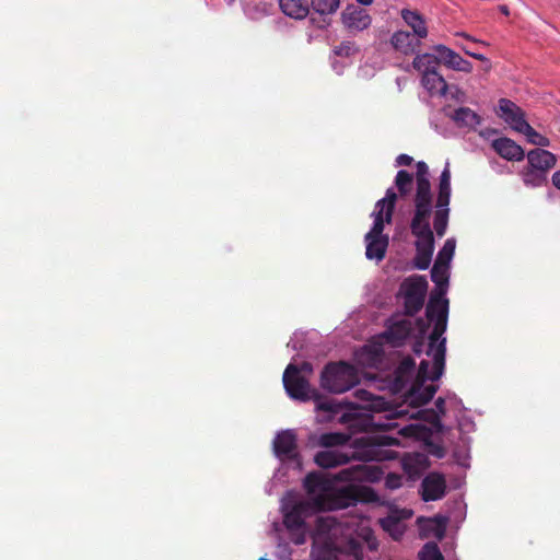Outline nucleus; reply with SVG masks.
Listing matches in <instances>:
<instances>
[{
    "mask_svg": "<svg viewBox=\"0 0 560 560\" xmlns=\"http://www.w3.org/2000/svg\"><path fill=\"white\" fill-rule=\"evenodd\" d=\"M340 5V0H312V7L316 13L320 15L319 21L317 22L316 18H311L312 23H317L319 28H324L328 25V21L326 15L334 14Z\"/></svg>",
    "mask_w": 560,
    "mask_h": 560,
    "instance_id": "obj_24",
    "label": "nucleus"
},
{
    "mask_svg": "<svg viewBox=\"0 0 560 560\" xmlns=\"http://www.w3.org/2000/svg\"><path fill=\"white\" fill-rule=\"evenodd\" d=\"M402 289L405 291L406 313L412 316L423 306L428 281L422 276L409 278L402 283Z\"/></svg>",
    "mask_w": 560,
    "mask_h": 560,
    "instance_id": "obj_10",
    "label": "nucleus"
},
{
    "mask_svg": "<svg viewBox=\"0 0 560 560\" xmlns=\"http://www.w3.org/2000/svg\"><path fill=\"white\" fill-rule=\"evenodd\" d=\"M349 441V436L343 433H323L318 438V445L325 450L329 448H346L345 445Z\"/></svg>",
    "mask_w": 560,
    "mask_h": 560,
    "instance_id": "obj_31",
    "label": "nucleus"
},
{
    "mask_svg": "<svg viewBox=\"0 0 560 560\" xmlns=\"http://www.w3.org/2000/svg\"><path fill=\"white\" fill-rule=\"evenodd\" d=\"M288 347H291L292 349H298V346H296V343L293 341V339H291V340L288 342Z\"/></svg>",
    "mask_w": 560,
    "mask_h": 560,
    "instance_id": "obj_53",
    "label": "nucleus"
},
{
    "mask_svg": "<svg viewBox=\"0 0 560 560\" xmlns=\"http://www.w3.org/2000/svg\"><path fill=\"white\" fill-rule=\"evenodd\" d=\"M413 175L405 170L398 171L395 177V186L397 187L401 197L407 196L413 187Z\"/></svg>",
    "mask_w": 560,
    "mask_h": 560,
    "instance_id": "obj_33",
    "label": "nucleus"
},
{
    "mask_svg": "<svg viewBox=\"0 0 560 560\" xmlns=\"http://www.w3.org/2000/svg\"><path fill=\"white\" fill-rule=\"evenodd\" d=\"M417 427L413 424H409L400 429V433H402L406 436H411L416 433Z\"/></svg>",
    "mask_w": 560,
    "mask_h": 560,
    "instance_id": "obj_43",
    "label": "nucleus"
},
{
    "mask_svg": "<svg viewBox=\"0 0 560 560\" xmlns=\"http://www.w3.org/2000/svg\"><path fill=\"white\" fill-rule=\"evenodd\" d=\"M420 560H444L435 542H427L419 552Z\"/></svg>",
    "mask_w": 560,
    "mask_h": 560,
    "instance_id": "obj_36",
    "label": "nucleus"
},
{
    "mask_svg": "<svg viewBox=\"0 0 560 560\" xmlns=\"http://www.w3.org/2000/svg\"><path fill=\"white\" fill-rule=\"evenodd\" d=\"M394 48L405 55L413 54L420 46V39L406 31H397L390 39Z\"/></svg>",
    "mask_w": 560,
    "mask_h": 560,
    "instance_id": "obj_23",
    "label": "nucleus"
},
{
    "mask_svg": "<svg viewBox=\"0 0 560 560\" xmlns=\"http://www.w3.org/2000/svg\"><path fill=\"white\" fill-rule=\"evenodd\" d=\"M312 557L314 558V560H340L341 555L330 549L325 551L324 555H322V552L317 548H314L312 550Z\"/></svg>",
    "mask_w": 560,
    "mask_h": 560,
    "instance_id": "obj_40",
    "label": "nucleus"
},
{
    "mask_svg": "<svg viewBox=\"0 0 560 560\" xmlns=\"http://www.w3.org/2000/svg\"><path fill=\"white\" fill-rule=\"evenodd\" d=\"M273 452L280 460L299 459L296 434L293 430H283L273 439Z\"/></svg>",
    "mask_w": 560,
    "mask_h": 560,
    "instance_id": "obj_11",
    "label": "nucleus"
},
{
    "mask_svg": "<svg viewBox=\"0 0 560 560\" xmlns=\"http://www.w3.org/2000/svg\"><path fill=\"white\" fill-rule=\"evenodd\" d=\"M354 396L362 402V408L372 411H381L385 409L386 401L378 396L373 395L366 389H357Z\"/></svg>",
    "mask_w": 560,
    "mask_h": 560,
    "instance_id": "obj_29",
    "label": "nucleus"
},
{
    "mask_svg": "<svg viewBox=\"0 0 560 560\" xmlns=\"http://www.w3.org/2000/svg\"><path fill=\"white\" fill-rule=\"evenodd\" d=\"M341 20L345 27L350 32H361L366 30L372 19L368 11L354 4H349L341 13Z\"/></svg>",
    "mask_w": 560,
    "mask_h": 560,
    "instance_id": "obj_13",
    "label": "nucleus"
},
{
    "mask_svg": "<svg viewBox=\"0 0 560 560\" xmlns=\"http://www.w3.org/2000/svg\"><path fill=\"white\" fill-rule=\"evenodd\" d=\"M382 471L373 465L360 463L341 469L332 478L323 472H311L304 479L307 499L292 508H283V523L289 530L304 534L307 529L306 518L318 511L334 510L342 503L336 500V482H375Z\"/></svg>",
    "mask_w": 560,
    "mask_h": 560,
    "instance_id": "obj_2",
    "label": "nucleus"
},
{
    "mask_svg": "<svg viewBox=\"0 0 560 560\" xmlns=\"http://www.w3.org/2000/svg\"><path fill=\"white\" fill-rule=\"evenodd\" d=\"M443 533H444V529H440V530H439V534H438L436 536H438L439 538H442Z\"/></svg>",
    "mask_w": 560,
    "mask_h": 560,
    "instance_id": "obj_55",
    "label": "nucleus"
},
{
    "mask_svg": "<svg viewBox=\"0 0 560 560\" xmlns=\"http://www.w3.org/2000/svg\"><path fill=\"white\" fill-rule=\"evenodd\" d=\"M358 383V370L343 361L328 363L320 374V386L332 394L346 393Z\"/></svg>",
    "mask_w": 560,
    "mask_h": 560,
    "instance_id": "obj_6",
    "label": "nucleus"
},
{
    "mask_svg": "<svg viewBox=\"0 0 560 560\" xmlns=\"http://www.w3.org/2000/svg\"><path fill=\"white\" fill-rule=\"evenodd\" d=\"M492 148L503 159L508 161H522L525 152L521 145L509 138H499L492 141Z\"/></svg>",
    "mask_w": 560,
    "mask_h": 560,
    "instance_id": "obj_20",
    "label": "nucleus"
},
{
    "mask_svg": "<svg viewBox=\"0 0 560 560\" xmlns=\"http://www.w3.org/2000/svg\"><path fill=\"white\" fill-rule=\"evenodd\" d=\"M350 560H361V557L359 556L358 552H353L352 555H350Z\"/></svg>",
    "mask_w": 560,
    "mask_h": 560,
    "instance_id": "obj_51",
    "label": "nucleus"
},
{
    "mask_svg": "<svg viewBox=\"0 0 560 560\" xmlns=\"http://www.w3.org/2000/svg\"><path fill=\"white\" fill-rule=\"evenodd\" d=\"M443 96L446 98L454 100L458 103H465L467 100V95L463 90H460L456 85H448V84H447V93H446V95H443Z\"/></svg>",
    "mask_w": 560,
    "mask_h": 560,
    "instance_id": "obj_38",
    "label": "nucleus"
},
{
    "mask_svg": "<svg viewBox=\"0 0 560 560\" xmlns=\"http://www.w3.org/2000/svg\"><path fill=\"white\" fill-rule=\"evenodd\" d=\"M451 194V170L450 163L446 162L445 167L439 178L438 197L435 201V211L433 218V228L439 237H442L447 230Z\"/></svg>",
    "mask_w": 560,
    "mask_h": 560,
    "instance_id": "obj_8",
    "label": "nucleus"
},
{
    "mask_svg": "<svg viewBox=\"0 0 560 560\" xmlns=\"http://www.w3.org/2000/svg\"><path fill=\"white\" fill-rule=\"evenodd\" d=\"M405 477L400 474H388L385 477V487L389 490H396L402 486Z\"/></svg>",
    "mask_w": 560,
    "mask_h": 560,
    "instance_id": "obj_39",
    "label": "nucleus"
},
{
    "mask_svg": "<svg viewBox=\"0 0 560 560\" xmlns=\"http://www.w3.org/2000/svg\"><path fill=\"white\" fill-rule=\"evenodd\" d=\"M281 11L289 18L302 20L310 13L307 0H279Z\"/></svg>",
    "mask_w": 560,
    "mask_h": 560,
    "instance_id": "obj_26",
    "label": "nucleus"
},
{
    "mask_svg": "<svg viewBox=\"0 0 560 560\" xmlns=\"http://www.w3.org/2000/svg\"><path fill=\"white\" fill-rule=\"evenodd\" d=\"M526 158L529 166L545 173L546 175L557 164V156L550 151L540 148L530 150L526 154Z\"/></svg>",
    "mask_w": 560,
    "mask_h": 560,
    "instance_id": "obj_19",
    "label": "nucleus"
},
{
    "mask_svg": "<svg viewBox=\"0 0 560 560\" xmlns=\"http://www.w3.org/2000/svg\"><path fill=\"white\" fill-rule=\"evenodd\" d=\"M434 51L440 55L442 62L456 71L469 73L472 70V65L468 60L464 59L454 50L450 49L444 45L434 46Z\"/></svg>",
    "mask_w": 560,
    "mask_h": 560,
    "instance_id": "obj_18",
    "label": "nucleus"
},
{
    "mask_svg": "<svg viewBox=\"0 0 560 560\" xmlns=\"http://www.w3.org/2000/svg\"><path fill=\"white\" fill-rule=\"evenodd\" d=\"M448 265L438 261L431 269V279L436 284V290L431 293L425 308L429 322L434 323L425 352L429 359L421 360L416 372L415 361L409 357L404 358L388 378L389 390L395 394L405 390L404 404L412 408H419L433 398L438 386L427 382L438 381L444 373L446 338L443 334L448 314V300L444 294L448 283Z\"/></svg>",
    "mask_w": 560,
    "mask_h": 560,
    "instance_id": "obj_1",
    "label": "nucleus"
},
{
    "mask_svg": "<svg viewBox=\"0 0 560 560\" xmlns=\"http://www.w3.org/2000/svg\"><path fill=\"white\" fill-rule=\"evenodd\" d=\"M421 347H422V343H416L415 347H413V351L417 354H420L421 353Z\"/></svg>",
    "mask_w": 560,
    "mask_h": 560,
    "instance_id": "obj_49",
    "label": "nucleus"
},
{
    "mask_svg": "<svg viewBox=\"0 0 560 560\" xmlns=\"http://www.w3.org/2000/svg\"><path fill=\"white\" fill-rule=\"evenodd\" d=\"M316 534L318 536H327L328 538L336 536L339 529V523L332 516L319 515L315 520Z\"/></svg>",
    "mask_w": 560,
    "mask_h": 560,
    "instance_id": "obj_30",
    "label": "nucleus"
},
{
    "mask_svg": "<svg viewBox=\"0 0 560 560\" xmlns=\"http://www.w3.org/2000/svg\"><path fill=\"white\" fill-rule=\"evenodd\" d=\"M416 324L419 326L420 334L423 335L425 331V324L423 319H417Z\"/></svg>",
    "mask_w": 560,
    "mask_h": 560,
    "instance_id": "obj_46",
    "label": "nucleus"
},
{
    "mask_svg": "<svg viewBox=\"0 0 560 560\" xmlns=\"http://www.w3.org/2000/svg\"><path fill=\"white\" fill-rule=\"evenodd\" d=\"M552 184L560 190V171H557L552 175Z\"/></svg>",
    "mask_w": 560,
    "mask_h": 560,
    "instance_id": "obj_45",
    "label": "nucleus"
},
{
    "mask_svg": "<svg viewBox=\"0 0 560 560\" xmlns=\"http://www.w3.org/2000/svg\"><path fill=\"white\" fill-rule=\"evenodd\" d=\"M447 397H439L434 405V409H424V410H417L416 412H412L410 415L411 418L419 417L429 423H431L436 430H442V417L446 413V404Z\"/></svg>",
    "mask_w": 560,
    "mask_h": 560,
    "instance_id": "obj_21",
    "label": "nucleus"
},
{
    "mask_svg": "<svg viewBox=\"0 0 560 560\" xmlns=\"http://www.w3.org/2000/svg\"><path fill=\"white\" fill-rule=\"evenodd\" d=\"M455 247H456L455 238H453V237L447 238L445 241L443 247L439 252L435 261L450 266L451 260H452V258L454 256V253H455Z\"/></svg>",
    "mask_w": 560,
    "mask_h": 560,
    "instance_id": "obj_35",
    "label": "nucleus"
},
{
    "mask_svg": "<svg viewBox=\"0 0 560 560\" xmlns=\"http://www.w3.org/2000/svg\"><path fill=\"white\" fill-rule=\"evenodd\" d=\"M522 178L526 186L540 187L547 183V175L527 164L522 171Z\"/></svg>",
    "mask_w": 560,
    "mask_h": 560,
    "instance_id": "obj_32",
    "label": "nucleus"
},
{
    "mask_svg": "<svg viewBox=\"0 0 560 560\" xmlns=\"http://www.w3.org/2000/svg\"><path fill=\"white\" fill-rule=\"evenodd\" d=\"M413 207V213L432 212L433 210V196L429 180V168L422 161L417 163Z\"/></svg>",
    "mask_w": 560,
    "mask_h": 560,
    "instance_id": "obj_9",
    "label": "nucleus"
},
{
    "mask_svg": "<svg viewBox=\"0 0 560 560\" xmlns=\"http://www.w3.org/2000/svg\"><path fill=\"white\" fill-rule=\"evenodd\" d=\"M401 18L404 22L412 30L411 35L416 36L418 39H422L428 36V27L425 25V21L419 12L402 9Z\"/></svg>",
    "mask_w": 560,
    "mask_h": 560,
    "instance_id": "obj_25",
    "label": "nucleus"
},
{
    "mask_svg": "<svg viewBox=\"0 0 560 560\" xmlns=\"http://www.w3.org/2000/svg\"><path fill=\"white\" fill-rule=\"evenodd\" d=\"M499 116L515 131L521 130L527 125L524 112L510 100L501 98L499 101Z\"/></svg>",
    "mask_w": 560,
    "mask_h": 560,
    "instance_id": "obj_14",
    "label": "nucleus"
},
{
    "mask_svg": "<svg viewBox=\"0 0 560 560\" xmlns=\"http://www.w3.org/2000/svg\"><path fill=\"white\" fill-rule=\"evenodd\" d=\"M421 83L423 88L429 92L430 95H446L447 93V83L444 80L443 75L438 71L427 73L422 77Z\"/></svg>",
    "mask_w": 560,
    "mask_h": 560,
    "instance_id": "obj_27",
    "label": "nucleus"
},
{
    "mask_svg": "<svg viewBox=\"0 0 560 560\" xmlns=\"http://www.w3.org/2000/svg\"><path fill=\"white\" fill-rule=\"evenodd\" d=\"M442 60L439 54L434 55L427 52L422 55H417L412 61V66L423 77L427 73L438 71V68Z\"/></svg>",
    "mask_w": 560,
    "mask_h": 560,
    "instance_id": "obj_28",
    "label": "nucleus"
},
{
    "mask_svg": "<svg viewBox=\"0 0 560 560\" xmlns=\"http://www.w3.org/2000/svg\"><path fill=\"white\" fill-rule=\"evenodd\" d=\"M500 11H501L503 14L509 15V9H508V7H506V5H501V7H500Z\"/></svg>",
    "mask_w": 560,
    "mask_h": 560,
    "instance_id": "obj_52",
    "label": "nucleus"
},
{
    "mask_svg": "<svg viewBox=\"0 0 560 560\" xmlns=\"http://www.w3.org/2000/svg\"><path fill=\"white\" fill-rule=\"evenodd\" d=\"M378 427H382V428H385V429H392V428H396L397 424L396 423H393V422H387V423H376Z\"/></svg>",
    "mask_w": 560,
    "mask_h": 560,
    "instance_id": "obj_47",
    "label": "nucleus"
},
{
    "mask_svg": "<svg viewBox=\"0 0 560 560\" xmlns=\"http://www.w3.org/2000/svg\"><path fill=\"white\" fill-rule=\"evenodd\" d=\"M318 408L323 410H331V406L328 402H320L318 404Z\"/></svg>",
    "mask_w": 560,
    "mask_h": 560,
    "instance_id": "obj_48",
    "label": "nucleus"
},
{
    "mask_svg": "<svg viewBox=\"0 0 560 560\" xmlns=\"http://www.w3.org/2000/svg\"><path fill=\"white\" fill-rule=\"evenodd\" d=\"M432 212L413 213L410 221V230L417 241L415 267L420 270L429 268L434 250V235L430 226Z\"/></svg>",
    "mask_w": 560,
    "mask_h": 560,
    "instance_id": "obj_5",
    "label": "nucleus"
},
{
    "mask_svg": "<svg viewBox=\"0 0 560 560\" xmlns=\"http://www.w3.org/2000/svg\"><path fill=\"white\" fill-rule=\"evenodd\" d=\"M446 491L445 478L438 472L425 476L421 482V498L423 501H436L444 497Z\"/></svg>",
    "mask_w": 560,
    "mask_h": 560,
    "instance_id": "obj_15",
    "label": "nucleus"
},
{
    "mask_svg": "<svg viewBox=\"0 0 560 560\" xmlns=\"http://www.w3.org/2000/svg\"><path fill=\"white\" fill-rule=\"evenodd\" d=\"M465 52H466L467 55L471 56L472 58L478 59V60H480V61H487V62L489 61V60L487 59V57H486V56H483V55H481V54L471 52V51H469V50H467V49H465Z\"/></svg>",
    "mask_w": 560,
    "mask_h": 560,
    "instance_id": "obj_44",
    "label": "nucleus"
},
{
    "mask_svg": "<svg viewBox=\"0 0 560 560\" xmlns=\"http://www.w3.org/2000/svg\"><path fill=\"white\" fill-rule=\"evenodd\" d=\"M355 1L362 5H370L373 2V0H355Z\"/></svg>",
    "mask_w": 560,
    "mask_h": 560,
    "instance_id": "obj_50",
    "label": "nucleus"
},
{
    "mask_svg": "<svg viewBox=\"0 0 560 560\" xmlns=\"http://www.w3.org/2000/svg\"><path fill=\"white\" fill-rule=\"evenodd\" d=\"M520 133H523L530 144L540 147V149L550 145V140L541 133L537 132L528 122Z\"/></svg>",
    "mask_w": 560,
    "mask_h": 560,
    "instance_id": "obj_34",
    "label": "nucleus"
},
{
    "mask_svg": "<svg viewBox=\"0 0 560 560\" xmlns=\"http://www.w3.org/2000/svg\"><path fill=\"white\" fill-rule=\"evenodd\" d=\"M396 440L387 436L364 435L357 438L348 448L323 450L315 454L314 462L322 468H335L348 464L351 459L360 462H381L390 458L385 446L395 444Z\"/></svg>",
    "mask_w": 560,
    "mask_h": 560,
    "instance_id": "obj_3",
    "label": "nucleus"
},
{
    "mask_svg": "<svg viewBox=\"0 0 560 560\" xmlns=\"http://www.w3.org/2000/svg\"><path fill=\"white\" fill-rule=\"evenodd\" d=\"M413 320L409 317L393 318L384 336L394 347H399L410 336Z\"/></svg>",
    "mask_w": 560,
    "mask_h": 560,
    "instance_id": "obj_16",
    "label": "nucleus"
},
{
    "mask_svg": "<svg viewBox=\"0 0 560 560\" xmlns=\"http://www.w3.org/2000/svg\"><path fill=\"white\" fill-rule=\"evenodd\" d=\"M313 365L303 362L300 365L290 363L284 370L282 382L287 394L295 400L307 401L315 397V389L310 385Z\"/></svg>",
    "mask_w": 560,
    "mask_h": 560,
    "instance_id": "obj_7",
    "label": "nucleus"
},
{
    "mask_svg": "<svg viewBox=\"0 0 560 560\" xmlns=\"http://www.w3.org/2000/svg\"><path fill=\"white\" fill-rule=\"evenodd\" d=\"M412 516V511L408 509H393L388 515L380 520L382 528L389 534V536L398 540L405 533V521Z\"/></svg>",
    "mask_w": 560,
    "mask_h": 560,
    "instance_id": "obj_12",
    "label": "nucleus"
},
{
    "mask_svg": "<svg viewBox=\"0 0 560 560\" xmlns=\"http://www.w3.org/2000/svg\"><path fill=\"white\" fill-rule=\"evenodd\" d=\"M447 400L450 406L454 407V408H459L460 405H462V401L460 399L455 395V394H447Z\"/></svg>",
    "mask_w": 560,
    "mask_h": 560,
    "instance_id": "obj_42",
    "label": "nucleus"
},
{
    "mask_svg": "<svg viewBox=\"0 0 560 560\" xmlns=\"http://www.w3.org/2000/svg\"><path fill=\"white\" fill-rule=\"evenodd\" d=\"M407 413H408V411L404 410V409L398 410V411L395 412V415H397V416H404V415H407Z\"/></svg>",
    "mask_w": 560,
    "mask_h": 560,
    "instance_id": "obj_54",
    "label": "nucleus"
},
{
    "mask_svg": "<svg viewBox=\"0 0 560 560\" xmlns=\"http://www.w3.org/2000/svg\"><path fill=\"white\" fill-rule=\"evenodd\" d=\"M383 350L380 345H365L355 352V361L364 368H376L382 362Z\"/></svg>",
    "mask_w": 560,
    "mask_h": 560,
    "instance_id": "obj_22",
    "label": "nucleus"
},
{
    "mask_svg": "<svg viewBox=\"0 0 560 560\" xmlns=\"http://www.w3.org/2000/svg\"><path fill=\"white\" fill-rule=\"evenodd\" d=\"M396 200L397 194L393 187H389L386 190L385 197L380 199L375 205V209L372 213L374 222L371 230L364 237L366 244L365 256L370 260L374 259L376 261H381L385 257L388 246V237L384 236L382 233L384 230V223L392 222Z\"/></svg>",
    "mask_w": 560,
    "mask_h": 560,
    "instance_id": "obj_4",
    "label": "nucleus"
},
{
    "mask_svg": "<svg viewBox=\"0 0 560 560\" xmlns=\"http://www.w3.org/2000/svg\"><path fill=\"white\" fill-rule=\"evenodd\" d=\"M444 113L458 128L476 130L482 122L481 116L469 107L460 106L451 112L447 106Z\"/></svg>",
    "mask_w": 560,
    "mask_h": 560,
    "instance_id": "obj_17",
    "label": "nucleus"
},
{
    "mask_svg": "<svg viewBox=\"0 0 560 560\" xmlns=\"http://www.w3.org/2000/svg\"><path fill=\"white\" fill-rule=\"evenodd\" d=\"M412 158L410 155H407V154H399L397 158H396V165L397 166H400V165H410L411 162H412Z\"/></svg>",
    "mask_w": 560,
    "mask_h": 560,
    "instance_id": "obj_41",
    "label": "nucleus"
},
{
    "mask_svg": "<svg viewBox=\"0 0 560 560\" xmlns=\"http://www.w3.org/2000/svg\"><path fill=\"white\" fill-rule=\"evenodd\" d=\"M358 51V48L352 42H342L339 46L334 48V54L341 57H350Z\"/></svg>",
    "mask_w": 560,
    "mask_h": 560,
    "instance_id": "obj_37",
    "label": "nucleus"
}]
</instances>
